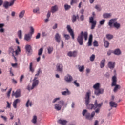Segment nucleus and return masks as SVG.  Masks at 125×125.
<instances>
[{"instance_id": "f257e3e1", "label": "nucleus", "mask_w": 125, "mask_h": 125, "mask_svg": "<svg viewBox=\"0 0 125 125\" xmlns=\"http://www.w3.org/2000/svg\"><path fill=\"white\" fill-rule=\"evenodd\" d=\"M90 92H87L86 94L85 97V104L88 109H94L95 108V103H94V104H89V100H90Z\"/></svg>"}, {"instance_id": "f03ea898", "label": "nucleus", "mask_w": 125, "mask_h": 125, "mask_svg": "<svg viewBox=\"0 0 125 125\" xmlns=\"http://www.w3.org/2000/svg\"><path fill=\"white\" fill-rule=\"evenodd\" d=\"M20 52H21V49H20V47H19V46H17V49L15 51H14V49H13L12 47H10L8 49L9 54H12V55L14 57V59L15 61H17V59H16V57H15V55L18 56V55H19V53ZM14 53L15 55H14Z\"/></svg>"}, {"instance_id": "7ed1b4c3", "label": "nucleus", "mask_w": 125, "mask_h": 125, "mask_svg": "<svg viewBox=\"0 0 125 125\" xmlns=\"http://www.w3.org/2000/svg\"><path fill=\"white\" fill-rule=\"evenodd\" d=\"M83 36L84 38L85 41H87L88 36L87 32H84L83 33V31H82L81 32V34L78 36L77 38V41L80 45H83Z\"/></svg>"}, {"instance_id": "20e7f679", "label": "nucleus", "mask_w": 125, "mask_h": 125, "mask_svg": "<svg viewBox=\"0 0 125 125\" xmlns=\"http://www.w3.org/2000/svg\"><path fill=\"white\" fill-rule=\"evenodd\" d=\"M117 77L116 76H115V75H114V76H113L112 78V83H111V86L112 87L115 86L113 89V92L114 93L117 92L118 91L120 90L121 88V86H120V85H117Z\"/></svg>"}, {"instance_id": "39448f33", "label": "nucleus", "mask_w": 125, "mask_h": 125, "mask_svg": "<svg viewBox=\"0 0 125 125\" xmlns=\"http://www.w3.org/2000/svg\"><path fill=\"white\" fill-rule=\"evenodd\" d=\"M17 0H11V2L9 1H5L3 4V7L5 9H8L9 7L13 6L14 5V3Z\"/></svg>"}, {"instance_id": "423d86ee", "label": "nucleus", "mask_w": 125, "mask_h": 125, "mask_svg": "<svg viewBox=\"0 0 125 125\" xmlns=\"http://www.w3.org/2000/svg\"><path fill=\"white\" fill-rule=\"evenodd\" d=\"M102 105H103V103H101L100 104H98L97 100H95V107L94 108V109L95 110L97 108V109L95 110V112L96 113H99L100 108L102 106Z\"/></svg>"}, {"instance_id": "0eeeda50", "label": "nucleus", "mask_w": 125, "mask_h": 125, "mask_svg": "<svg viewBox=\"0 0 125 125\" xmlns=\"http://www.w3.org/2000/svg\"><path fill=\"white\" fill-rule=\"evenodd\" d=\"M89 22L90 23L92 24L91 29L93 30L96 25V23H97L96 21L94 20V18L91 16L89 18Z\"/></svg>"}, {"instance_id": "6e6552de", "label": "nucleus", "mask_w": 125, "mask_h": 125, "mask_svg": "<svg viewBox=\"0 0 125 125\" xmlns=\"http://www.w3.org/2000/svg\"><path fill=\"white\" fill-rule=\"evenodd\" d=\"M32 83V86L30 87V86H28L27 89L30 91L33 90L34 87H36L38 85H39V80H33Z\"/></svg>"}, {"instance_id": "1a4fd4ad", "label": "nucleus", "mask_w": 125, "mask_h": 125, "mask_svg": "<svg viewBox=\"0 0 125 125\" xmlns=\"http://www.w3.org/2000/svg\"><path fill=\"white\" fill-rule=\"evenodd\" d=\"M67 29L68 32L70 33V35L72 36V39L74 40V34L73 30L71 28L70 25H68L67 26Z\"/></svg>"}, {"instance_id": "9d476101", "label": "nucleus", "mask_w": 125, "mask_h": 125, "mask_svg": "<svg viewBox=\"0 0 125 125\" xmlns=\"http://www.w3.org/2000/svg\"><path fill=\"white\" fill-rule=\"evenodd\" d=\"M57 71L59 72H62L63 70V65L61 63H57L56 65Z\"/></svg>"}, {"instance_id": "9b49d317", "label": "nucleus", "mask_w": 125, "mask_h": 125, "mask_svg": "<svg viewBox=\"0 0 125 125\" xmlns=\"http://www.w3.org/2000/svg\"><path fill=\"white\" fill-rule=\"evenodd\" d=\"M95 116V112L94 111H93L91 115L90 114V113H89V112H87L85 115V117H86V119H87V120H92V118Z\"/></svg>"}, {"instance_id": "f8f14e48", "label": "nucleus", "mask_w": 125, "mask_h": 125, "mask_svg": "<svg viewBox=\"0 0 125 125\" xmlns=\"http://www.w3.org/2000/svg\"><path fill=\"white\" fill-rule=\"evenodd\" d=\"M104 91V89H97V90H95V94L97 96H99L100 94H103Z\"/></svg>"}, {"instance_id": "ddd939ff", "label": "nucleus", "mask_w": 125, "mask_h": 125, "mask_svg": "<svg viewBox=\"0 0 125 125\" xmlns=\"http://www.w3.org/2000/svg\"><path fill=\"white\" fill-rule=\"evenodd\" d=\"M108 66L110 69L113 70L115 67V62L109 61L108 63Z\"/></svg>"}, {"instance_id": "4468645a", "label": "nucleus", "mask_w": 125, "mask_h": 125, "mask_svg": "<svg viewBox=\"0 0 125 125\" xmlns=\"http://www.w3.org/2000/svg\"><path fill=\"white\" fill-rule=\"evenodd\" d=\"M32 38V35L30 33L25 34L24 35V40L26 41H29L31 40Z\"/></svg>"}, {"instance_id": "2eb2a0df", "label": "nucleus", "mask_w": 125, "mask_h": 125, "mask_svg": "<svg viewBox=\"0 0 125 125\" xmlns=\"http://www.w3.org/2000/svg\"><path fill=\"white\" fill-rule=\"evenodd\" d=\"M67 55L69 57H75L77 56V52L76 51H74L73 52L69 51Z\"/></svg>"}, {"instance_id": "dca6fc26", "label": "nucleus", "mask_w": 125, "mask_h": 125, "mask_svg": "<svg viewBox=\"0 0 125 125\" xmlns=\"http://www.w3.org/2000/svg\"><path fill=\"white\" fill-rule=\"evenodd\" d=\"M55 38L56 41L58 43H60L61 36H60L59 33H57L56 34V35L55 36Z\"/></svg>"}, {"instance_id": "f3484780", "label": "nucleus", "mask_w": 125, "mask_h": 125, "mask_svg": "<svg viewBox=\"0 0 125 125\" xmlns=\"http://www.w3.org/2000/svg\"><path fill=\"white\" fill-rule=\"evenodd\" d=\"M20 102V99H16V100H15L13 104V107L15 108H16V107H17V104L19 103Z\"/></svg>"}, {"instance_id": "a211bd4d", "label": "nucleus", "mask_w": 125, "mask_h": 125, "mask_svg": "<svg viewBox=\"0 0 125 125\" xmlns=\"http://www.w3.org/2000/svg\"><path fill=\"white\" fill-rule=\"evenodd\" d=\"M109 104H110V107H111L112 108H117V107L118 106L117 104H116V103H115V102H113L112 101L110 102Z\"/></svg>"}, {"instance_id": "6ab92c4d", "label": "nucleus", "mask_w": 125, "mask_h": 125, "mask_svg": "<svg viewBox=\"0 0 125 125\" xmlns=\"http://www.w3.org/2000/svg\"><path fill=\"white\" fill-rule=\"evenodd\" d=\"M58 123L62 125H66L67 121V120H62V119H59V120L58 121Z\"/></svg>"}, {"instance_id": "aec40b11", "label": "nucleus", "mask_w": 125, "mask_h": 125, "mask_svg": "<svg viewBox=\"0 0 125 125\" xmlns=\"http://www.w3.org/2000/svg\"><path fill=\"white\" fill-rule=\"evenodd\" d=\"M25 49L26 51L30 53L32 51V46L31 45L27 44L25 46Z\"/></svg>"}, {"instance_id": "412c9836", "label": "nucleus", "mask_w": 125, "mask_h": 125, "mask_svg": "<svg viewBox=\"0 0 125 125\" xmlns=\"http://www.w3.org/2000/svg\"><path fill=\"white\" fill-rule=\"evenodd\" d=\"M58 10V7L57 5H55L52 6L51 9V11L52 13H55L56 11Z\"/></svg>"}, {"instance_id": "4be33fe9", "label": "nucleus", "mask_w": 125, "mask_h": 125, "mask_svg": "<svg viewBox=\"0 0 125 125\" xmlns=\"http://www.w3.org/2000/svg\"><path fill=\"white\" fill-rule=\"evenodd\" d=\"M65 80L67 82H70L72 81V77L70 75H67L65 77Z\"/></svg>"}, {"instance_id": "5701e85b", "label": "nucleus", "mask_w": 125, "mask_h": 125, "mask_svg": "<svg viewBox=\"0 0 125 125\" xmlns=\"http://www.w3.org/2000/svg\"><path fill=\"white\" fill-rule=\"evenodd\" d=\"M25 15V10H22L21 11L19 14V17L20 19H22L24 17V15Z\"/></svg>"}, {"instance_id": "b1692460", "label": "nucleus", "mask_w": 125, "mask_h": 125, "mask_svg": "<svg viewBox=\"0 0 125 125\" xmlns=\"http://www.w3.org/2000/svg\"><path fill=\"white\" fill-rule=\"evenodd\" d=\"M116 21V19H112L111 20H110L109 22L108 23V25L109 26L111 27H112V25L114 23L115 21Z\"/></svg>"}, {"instance_id": "393cba45", "label": "nucleus", "mask_w": 125, "mask_h": 125, "mask_svg": "<svg viewBox=\"0 0 125 125\" xmlns=\"http://www.w3.org/2000/svg\"><path fill=\"white\" fill-rule=\"evenodd\" d=\"M105 59H103V60H102V61H101V63L100 64V67L101 68L104 67V66H105Z\"/></svg>"}, {"instance_id": "a878e982", "label": "nucleus", "mask_w": 125, "mask_h": 125, "mask_svg": "<svg viewBox=\"0 0 125 125\" xmlns=\"http://www.w3.org/2000/svg\"><path fill=\"white\" fill-rule=\"evenodd\" d=\"M111 17V13H104L103 14V17L105 19L110 18Z\"/></svg>"}, {"instance_id": "bb28decb", "label": "nucleus", "mask_w": 125, "mask_h": 125, "mask_svg": "<svg viewBox=\"0 0 125 125\" xmlns=\"http://www.w3.org/2000/svg\"><path fill=\"white\" fill-rule=\"evenodd\" d=\"M62 108V105H60V104H55V109L60 111Z\"/></svg>"}, {"instance_id": "cd10ccee", "label": "nucleus", "mask_w": 125, "mask_h": 125, "mask_svg": "<svg viewBox=\"0 0 125 125\" xmlns=\"http://www.w3.org/2000/svg\"><path fill=\"white\" fill-rule=\"evenodd\" d=\"M104 46L105 48H108L109 45V42L108 41L105 40V38L104 39Z\"/></svg>"}, {"instance_id": "c85d7f7f", "label": "nucleus", "mask_w": 125, "mask_h": 125, "mask_svg": "<svg viewBox=\"0 0 125 125\" xmlns=\"http://www.w3.org/2000/svg\"><path fill=\"white\" fill-rule=\"evenodd\" d=\"M79 18V16L77 15V16L73 15L72 17V21L73 23L76 22V19Z\"/></svg>"}, {"instance_id": "c756f323", "label": "nucleus", "mask_w": 125, "mask_h": 125, "mask_svg": "<svg viewBox=\"0 0 125 125\" xmlns=\"http://www.w3.org/2000/svg\"><path fill=\"white\" fill-rule=\"evenodd\" d=\"M114 53L115 55L119 56V55H121V51H120V50L119 49H116L114 51Z\"/></svg>"}, {"instance_id": "7c9ffc66", "label": "nucleus", "mask_w": 125, "mask_h": 125, "mask_svg": "<svg viewBox=\"0 0 125 125\" xmlns=\"http://www.w3.org/2000/svg\"><path fill=\"white\" fill-rule=\"evenodd\" d=\"M62 95H70V92L68 91V89H66V91H64V92H62Z\"/></svg>"}, {"instance_id": "2f4dec72", "label": "nucleus", "mask_w": 125, "mask_h": 125, "mask_svg": "<svg viewBox=\"0 0 125 125\" xmlns=\"http://www.w3.org/2000/svg\"><path fill=\"white\" fill-rule=\"evenodd\" d=\"M29 70L32 73H33L35 71V69L33 68V63L32 62H31L30 63Z\"/></svg>"}, {"instance_id": "473e14b6", "label": "nucleus", "mask_w": 125, "mask_h": 125, "mask_svg": "<svg viewBox=\"0 0 125 125\" xmlns=\"http://www.w3.org/2000/svg\"><path fill=\"white\" fill-rule=\"evenodd\" d=\"M15 96L16 98H17L19 97H20V91H19V90H17L16 91V93L15 94Z\"/></svg>"}, {"instance_id": "72a5a7b5", "label": "nucleus", "mask_w": 125, "mask_h": 125, "mask_svg": "<svg viewBox=\"0 0 125 125\" xmlns=\"http://www.w3.org/2000/svg\"><path fill=\"white\" fill-rule=\"evenodd\" d=\"M99 87H100V84H99V83H96L93 86V88L95 89V90L99 89Z\"/></svg>"}, {"instance_id": "f704fd0d", "label": "nucleus", "mask_w": 125, "mask_h": 125, "mask_svg": "<svg viewBox=\"0 0 125 125\" xmlns=\"http://www.w3.org/2000/svg\"><path fill=\"white\" fill-rule=\"evenodd\" d=\"M114 27L116 29H119L120 27V24L115 22L114 23Z\"/></svg>"}, {"instance_id": "c9c22d12", "label": "nucleus", "mask_w": 125, "mask_h": 125, "mask_svg": "<svg viewBox=\"0 0 125 125\" xmlns=\"http://www.w3.org/2000/svg\"><path fill=\"white\" fill-rule=\"evenodd\" d=\"M37 116H36V115H34L33 117V119L32 120V122L34 124H37Z\"/></svg>"}, {"instance_id": "e433bc0d", "label": "nucleus", "mask_w": 125, "mask_h": 125, "mask_svg": "<svg viewBox=\"0 0 125 125\" xmlns=\"http://www.w3.org/2000/svg\"><path fill=\"white\" fill-rule=\"evenodd\" d=\"M48 50V53L50 54L53 51V47H49L47 48Z\"/></svg>"}, {"instance_id": "4c0bfd02", "label": "nucleus", "mask_w": 125, "mask_h": 125, "mask_svg": "<svg viewBox=\"0 0 125 125\" xmlns=\"http://www.w3.org/2000/svg\"><path fill=\"white\" fill-rule=\"evenodd\" d=\"M32 102H30V100H28L26 104V106L27 107H28L29 106H32Z\"/></svg>"}, {"instance_id": "58836bf2", "label": "nucleus", "mask_w": 125, "mask_h": 125, "mask_svg": "<svg viewBox=\"0 0 125 125\" xmlns=\"http://www.w3.org/2000/svg\"><path fill=\"white\" fill-rule=\"evenodd\" d=\"M43 52V48H41L38 51V55L41 56L42 54V52Z\"/></svg>"}, {"instance_id": "ea45409f", "label": "nucleus", "mask_w": 125, "mask_h": 125, "mask_svg": "<svg viewBox=\"0 0 125 125\" xmlns=\"http://www.w3.org/2000/svg\"><path fill=\"white\" fill-rule=\"evenodd\" d=\"M18 36L20 39H22V31L21 30H19L18 32Z\"/></svg>"}, {"instance_id": "a19ab883", "label": "nucleus", "mask_w": 125, "mask_h": 125, "mask_svg": "<svg viewBox=\"0 0 125 125\" xmlns=\"http://www.w3.org/2000/svg\"><path fill=\"white\" fill-rule=\"evenodd\" d=\"M35 32V29H34V27L33 26H30V32L29 34L31 35L34 34V33Z\"/></svg>"}, {"instance_id": "79ce46f5", "label": "nucleus", "mask_w": 125, "mask_h": 125, "mask_svg": "<svg viewBox=\"0 0 125 125\" xmlns=\"http://www.w3.org/2000/svg\"><path fill=\"white\" fill-rule=\"evenodd\" d=\"M78 69L80 72H83L84 69V65H82V66H79L78 67Z\"/></svg>"}, {"instance_id": "37998d69", "label": "nucleus", "mask_w": 125, "mask_h": 125, "mask_svg": "<svg viewBox=\"0 0 125 125\" xmlns=\"http://www.w3.org/2000/svg\"><path fill=\"white\" fill-rule=\"evenodd\" d=\"M95 8L98 11H101V10H102V8H101V7H100V6L99 5H96Z\"/></svg>"}, {"instance_id": "c03bdc74", "label": "nucleus", "mask_w": 125, "mask_h": 125, "mask_svg": "<svg viewBox=\"0 0 125 125\" xmlns=\"http://www.w3.org/2000/svg\"><path fill=\"white\" fill-rule=\"evenodd\" d=\"M95 56L94 54H92L90 57V60L91 62H93L95 60Z\"/></svg>"}, {"instance_id": "a18cd8bd", "label": "nucleus", "mask_w": 125, "mask_h": 125, "mask_svg": "<svg viewBox=\"0 0 125 125\" xmlns=\"http://www.w3.org/2000/svg\"><path fill=\"white\" fill-rule=\"evenodd\" d=\"M106 38L108 39V40H111L113 38V36L111 34H107L106 35Z\"/></svg>"}, {"instance_id": "49530a36", "label": "nucleus", "mask_w": 125, "mask_h": 125, "mask_svg": "<svg viewBox=\"0 0 125 125\" xmlns=\"http://www.w3.org/2000/svg\"><path fill=\"white\" fill-rule=\"evenodd\" d=\"M70 8H71L70 5H68L67 4L64 5V8L65 10H68V9H70Z\"/></svg>"}, {"instance_id": "de8ad7c7", "label": "nucleus", "mask_w": 125, "mask_h": 125, "mask_svg": "<svg viewBox=\"0 0 125 125\" xmlns=\"http://www.w3.org/2000/svg\"><path fill=\"white\" fill-rule=\"evenodd\" d=\"M58 104L62 107L64 105V102H63V101H60Z\"/></svg>"}, {"instance_id": "09e8293b", "label": "nucleus", "mask_w": 125, "mask_h": 125, "mask_svg": "<svg viewBox=\"0 0 125 125\" xmlns=\"http://www.w3.org/2000/svg\"><path fill=\"white\" fill-rule=\"evenodd\" d=\"M64 37L66 40H68L70 38V36L68 34H64Z\"/></svg>"}, {"instance_id": "8fccbe9b", "label": "nucleus", "mask_w": 125, "mask_h": 125, "mask_svg": "<svg viewBox=\"0 0 125 125\" xmlns=\"http://www.w3.org/2000/svg\"><path fill=\"white\" fill-rule=\"evenodd\" d=\"M105 20L104 19H103L102 20L100 21V24L101 25H103L104 24V23H105Z\"/></svg>"}, {"instance_id": "3c124183", "label": "nucleus", "mask_w": 125, "mask_h": 125, "mask_svg": "<svg viewBox=\"0 0 125 125\" xmlns=\"http://www.w3.org/2000/svg\"><path fill=\"white\" fill-rule=\"evenodd\" d=\"M39 11H40V8L39 7H37L33 9V13H38V12H39Z\"/></svg>"}, {"instance_id": "603ef678", "label": "nucleus", "mask_w": 125, "mask_h": 125, "mask_svg": "<svg viewBox=\"0 0 125 125\" xmlns=\"http://www.w3.org/2000/svg\"><path fill=\"white\" fill-rule=\"evenodd\" d=\"M93 45L95 47H97L98 46V42L96 40H95L94 42H93Z\"/></svg>"}, {"instance_id": "864d4df0", "label": "nucleus", "mask_w": 125, "mask_h": 125, "mask_svg": "<svg viewBox=\"0 0 125 125\" xmlns=\"http://www.w3.org/2000/svg\"><path fill=\"white\" fill-rule=\"evenodd\" d=\"M42 35L43 37H46L47 36V33H46V32L43 31L42 33Z\"/></svg>"}, {"instance_id": "5fc2aeb1", "label": "nucleus", "mask_w": 125, "mask_h": 125, "mask_svg": "<svg viewBox=\"0 0 125 125\" xmlns=\"http://www.w3.org/2000/svg\"><path fill=\"white\" fill-rule=\"evenodd\" d=\"M74 84L75 86H76L77 87H79V83H77V80H75L74 82Z\"/></svg>"}, {"instance_id": "6e6d98bb", "label": "nucleus", "mask_w": 125, "mask_h": 125, "mask_svg": "<svg viewBox=\"0 0 125 125\" xmlns=\"http://www.w3.org/2000/svg\"><path fill=\"white\" fill-rule=\"evenodd\" d=\"M41 73H42V70H41V69H39V70L38 71L37 73L35 74V76H38Z\"/></svg>"}, {"instance_id": "4d7b16f0", "label": "nucleus", "mask_w": 125, "mask_h": 125, "mask_svg": "<svg viewBox=\"0 0 125 125\" xmlns=\"http://www.w3.org/2000/svg\"><path fill=\"white\" fill-rule=\"evenodd\" d=\"M87 113V110L86 109H84V110H83V112H82V114L83 116H85V114Z\"/></svg>"}, {"instance_id": "13d9d810", "label": "nucleus", "mask_w": 125, "mask_h": 125, "mask_svg": "<svg viewBox=\"0 0 125 125\" xmlns=\"http://www.w3.org/2000/svg\"><path fill=\"white\" fill-rule=\"evenodd\" d=\"M23 79H24V76L23 75H21L20 79V82L22 83V81H23Z\"/></svg>"}, {"instance_id": "bf43d9fd", "label": "nucleus", "mask_w": 125, "mask_h": 125, "mask_svg": "<svg viewBox=\"0 0 125 125\" xmlns=\"http://www.w3.org/2000/svg\"><path fill=\"white\" fill-rule=\"evenodd\" d=\"M59 100H60V98H56L53 100V103H55V102H56L57 101Z\"/></svg>"}, {"instance_id": "052dcab7", "label": "nucleus", "mask_w": 125, "mask_h": 125, "mask_svg": "<svg viewBox=\"0 0 125 125\" xmlns=\"http://www.w3.org/2000/svg\"><path fill=\"white\" fill-rule=\"evenodd\" d=\"M11 90H12V89H10L8 92L7 93V95L8 97H9L10 96V94L11 93Z\"/></svg>"}, {"instance_id": "680f3d73", "label": "nucleus", "mask_w": 125, "mask_h": 125, "mask_svg": "<svg viewBox=\"0 0 125 125\" xmlns=\"http://www.w3.org/2000/svg\"><path fill=\"white\" fill-rule=\"evenodd\" d=\"M40 38H41V33H38L37 34V36H36V39H40Z\"/></svg>"}, {"instance_id": "e2e57ef3", "label": "nucleus", "mask_w": 125, "mask_h": 125, "mask_svg": "<svg viewBox=\"0 0 125 125\" xmlns=\"http://www.w3.org/2000/svg\"><path fill=\"white\" fill-rule=\"evenodd\" d=\"M11 65L13 67L16 68L17 67V63H11Z\"/></svg>"}, {"instance_id": "0e129e2a", "label": "nucleus", "mask_w": 125, "mask_h": 125, "mask_svg": "<svg viewBox=\"0 0 125 125\" xmlns=\"http://www.w3.org/2000/svg\"><path fill=\"white\" fill-rule=\"evenodd\" d=\"M77 2V0H71V5H73V3H75Z\"/></svg>"}, {"instance_id": "69168bd1", "label": "nucleus", "mask_w": 125, "mask_h": 125, "mask_svg": "<svg viewBox=\"0 0 125 125\" xmlns=\"http://www.w3.org/2000/svg\"><path fill=\"white\" fill-rule=\"evenodd\" d=\"M92 39H93V36L92 34H90L89 35V41H92Z\"/></svg>"}, {"instance_id": "338daca9", "label": "nucleus", "mask_w": 125, "mask_h": 125, "mask_svg": "<svg viewBox=\"0 0 125 125\" xmlns=\"http://www.w3.org/2000/svg\"><path fill=\"white\" fill-rule=\"evenodd\" d=\"M92 41L91 40H88V46H91L92 45Z\"/></svg>"}, {"instance_id": "774afa93", "label": "nucleus", "mask_w": 125, "mask_h": 125, "mask_svg": "<svg viewBox=\"0 0 125 125\" xmlns=\"http://www.w3.org/2000/svg\"><path fill=\"white\" fill-rule=\"evenodd\" d=\"M50 15H51L50 11H48V12L47 14V18L48 19H49V18L50 17Z\"/></svg>"}]
</instances>
